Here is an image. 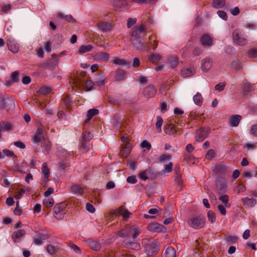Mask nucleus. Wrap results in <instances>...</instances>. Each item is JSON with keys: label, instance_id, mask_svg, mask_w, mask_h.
<instances>
[{"label": "nucleus", "instance_id": "nucleus-1", "mask_svg": "<svg viewBox=\"0 0 257 257\" xmlns=\"http://www.w3.org/2000/svg\"><path fill=\"white\" fill-rule=\"evenodd\" d=\"M139 228L136 226L126 227L125 228L117 232V235L120 237H128L131 234L134 239L136 238L140 234Z\"/></svg>", "mask_w": 257, "mask_h": 257}, {"label": "nucleus", "instance_id": "nucleus-2", "mask_svg": "<svg viewBox=\"0 0 257 257\" xmlns=\"http://www.w3.org/2000/svg\"><path fill=\"white\" fill-rule=\"evenodd\" d=\"M233 43L238 46H243L247 43L246 35L239 29H235L232 33Z\"/></svg>", "mask_w": 257, "mask_h": 257}, {"label": "nucleus", "instance_id": "nucleus-3", "mask_svg": "<svg viewBox=\"0 0 257 257\" xmlns=\"http://www.w3.org/2000/svg\"><path fill=\"white\" fill-rule=\"evenodd\" d=\"M187 222L190 227L198 229L203 227L205 223V218L203 216L199 215L189 218Z\"/></svg>", "mask_w": 257, "mask_h": 257}, {"label": "nucleus", "instance_id": "nucleus-4", "mask_svg": "<svg viewBox=\"0 0 257 257\" xmlns=\"http://www.w3.org/2000/svg\"><path fill=\"white\" fill-rule=\"evenodd\" d=\"M147 31V28L145 24L137 25L132 29L130 38H141L140 34L146 33Z\"/></svg>", "mask_w": 257, "mask_h": 257}, {"label": "nucleus", "instance_id": "nucleus-5", "mask_svg": "<svg viewBox=\"0 0 257 257\" xmlns=\"http://www.w3.org/2000/svg\"><path fill=\"white\" fill-rule=\"evenodd\" d=\"M66 208V204L61 203L56 204L54 208V215L57 219H61L63 218L65 214V209Z\"/></svg>", "mask_w": 257, "mask_h": 257}, {"label": "nucleus", "instance_id": "nucleus-6", "mask_svg": "<svg viewBox=\"0 0 257 257\" xmlns=\"http://www.w3.org/2000/svg\"><path fill=\"white\" fill-rule=\"evenodd\" d=\"M146 252L148 256H151L156 254L159 251V248L156 241L147 243L145 246Z\"/></svg>", "mask_w": 257, "mask_h": 257}, {"label": "nucleus", "instance_id": "nucleus-7", "mask_svg": "<svg viewBox=\"0 0 257 257\" xmlns=\"http://www.w3.org/2000/svg\"><path fill=\"white\" fill-rule=\"evenodd\" d=\"M32 139L33 144H38L39 143H42L46 139L44 135V129L42 127H39Z\"/></svg>", "mask_w": 257, "mask_h": 257}, {"label": "nucleus", "instance_id": "nucleus-8", "mask_svg": "<svg viewBox=\"0 0 257 257\" xmlns=\"http://www.w3.org/2000/svg\"><path fill=\"white\" fill-rule=\"evenodd\" d=\"M15 106L14 98L12 97L4 98L0 97V109H4L9 106L12 108Z\"/></svg>", "mask_w": 257, "mask_h": 257}, {"label": "nucleus", "instance_id": "nucleus-9", "mask_svg": "<svg viewBox=\"0 0 257 257\" xmlns=\"http://www.w3.org/2000/svg\"><path fill=\"white\" fill-rule=\"evenodd\" d=\"M157 93V89L154 85L150 84L145 87L143 90L144 95L147 98L154 97Z\"/></svg>", "mask_w": 257, "mask_h": 257}, {"label": "nucleus", "instance_id": "nucleus-10", "mask_svg": "<svg viewBox=\"0 0 257 257\" xmlns=\"http://www.w3.org/2000/svg\"><path fill=\"white\" fill-rule=\"evenodd\" d=\"M113 214L116 216L122 215L124 219H127L132 215V213L124 206H121L116 210L114 211Z\"/></svg>", "mask_w": 257, "mask_h": 257}, {"label": "nucleus", "instance_id": "nucleus-11", "mask_svg": "<svg viewBox=\"0 0 257 257\" xmlns=\"http://www.w3.org/2000/svg\"><path fill=\"white\" fill-rule=\"evenodd\" d=\"M212 60L211 58L206 57L203 58L201 61V68L204 72L208 71L211 68Z\"/></svg>", "mask_w": 257, "mask_h": 257}, {"label": "nucleus", "instance_id": "nucleus-12", "mask_svg": "<svg viewBox=\"0 0 257 257\" xmlns=\"http://www.w3.org/2000/svg\"><path fill=\"white\" fill-rule=\"evenodd\" d=\"M178 130V128H176L173 123H168L164 126V131L165 134L174 137L176 136Z\"/></svg>", "mask_w": 257, "mask_h": 257}, {"label": "nucleus", "instance_id": "nucleus-13", "mask_svg": "<svg viewBox=\"0 0 257 257\" xmlns=\"http://www.w3.org/2000/svg\"><path fill=\"white\" fill-rule=\"evenodd\" d=\"M149 230L152 232H161L165 231L166 230L165 227L161 224L158 223H152L148 226Z\"/></svg>", "mask_w": 257, "mask_h": 257}, {"label": "nucleus", "instance_id": "nucleus-14", "mask_svg": "<svg viewBox=\"0 0 257 257\" xmlns=\"http://www.w3.org/2000/svg\"><path fill=\"white\" fill-rule=\"evenodd\" d=\"M209 132L204 128H200L197 131L196 136V141L201 142L203 141L208 136Z\"/></svg>", "mask_w": 257, "mask_h": 257}, {"label": "nucleus", "instance_id": "nucleus-15", "mask_svg": "<svg viewBox=\"0 0 257 257\" xmlns=\"http://www.w3.org/2000/svg\"><path fill=\"white\" fill-rule=\"evenodd\" d=\"M201 44L204 46L210 47L213 44L212 38L207 34H204L201 38Z\"/></svg>", "mask_w": 257, "mask_h": 257}, {"label": "nucleus", "instance_id": "nucleus-16", "mask_svg": "<svg viewBox=\"0 0 257 257\" xmlns=\"http://www.w3.org/2000/svg\"><path fill=\"white\" fill-rule=\"evenodd\" d=\"M241 118V116L240 115L235 114L232 115L229 120L230 125L232 127L237 126Z\"/></svg>", "mask_w": 257, "mask_h": 257}, {"label": "nucleus", "instance_id": "nucleus-17", "mask_svg": "<svg viewBox=\"0 0 257 257\" xmlns=\"http://www.w3.org/2000/svg\"><path fill=\"white\" fill-rule=\"evenodd\" d=\"M241 201L245 207H252L256 204V200L252 198L245 197L241 198Z\"/></svg>", "mask_w": 257, "mask_h": 257}, {"label": "nucleus", "instance_id": "nucleus-18", "mask_svg": "<svg viewBox=\"0 0 257 257\" xmlns=\"http://www.w3.org/2000/svg\"><path fill=\"white\" fill-rule=\"evenodd\" d=\"M195 70L193 67L184 68L181 71V75L184 77H188L192 76L195 73Z\"/></svg>", "mask_w": 257, "mask_h": 257}, {"label": "nucleus", "instance_id": "nucleus-19", "mask_svg": "<svg viewBox=\"0 0 257 257\" xmlns=\"http://www.w3.org/2000/svg\"><path fill=\"white\" fill-rule=\"evenodd\" d=\"M130 41L133 46L138 49H142L145 45L141 40V38H130Z\"/></svg>", "mask_w": 257, "mask_h": 257}, {"label": "nucleus", "instance_id": "nucleus-20", "mask_svg": "<svg viewBox=\"0 0 257 257\" xmlns=\"http://www.w3.org/2000/svg\"><path fill=\"white\" fill-rule=\"evenodd\" d=\"M123 245L126 248H130L134 250H139L140 248V244L135 241H128L124 240L123 242Z\"/></svg>", "mask_w": 257, "mask_h": 257}, {"label": "nucleus", "instance_id": "nucleus-21", "mask_svg": "<svg viewBox=\"0 0 257 257\" xmlns=\"http://www.w3.org/2000/svg\"><path fill=\"white\" fill-rule=\"evenodd\" d=\"M109 55L107 53L101 52L95 54V58L101 62H106L109 60Z\"/></svg>", "mask_w": 257, "mask_h": 257}, {"label": "nucleus", "instance_id": "nucleus-22", "mask_svg": "<svg viewBox=\"0 0 257 257\" xmlns=\"http://www.w3.org/2000/svg\"><path fill=\"white\" fill-rule=\"evenodd\" d=\"M98 27L103 32H107L111 30L110 24L106 22H101L97 24Z\"/></svg>", "mask_w": 257, "mask_h": 257}, {"label": "nucleus", "instance_id": "nucleus-23", "mask_svg": "<svg viewBox=\"0 0 257 257\" xmlns=\"http://www.w3.org/2000/svg\"><path fill=\"white\" fill-rule=\"evenodd\" d=\"M252 85L246 80L243 81L242 83V94L247 95L252 89Z\"/></svg>", "mask_w": 257, "mask_h": 257}, {"label": "nucleus", "instance_id": "nucleus-24", "mask_svg": "<svg viewBox=\"0 0 257 257\" xmlns=\"http://www.w3.org/2000/svg\"><path fill=\"white\" fill-rule=\"evenodd\" d=\"M25 234V231L23 229H19L15 231L13 235L12 239L15 242H19V239Z\"/></svg>", "mask_w": 257, "mask_h": 257}, {"label": "nucleus", "instance_id": "nucleus-25", "mask_svg": "<svg viewBox=\"0 0 257 257\" xmlns=\"http://www.w3.org/2000/svg\"><path fill=\"white\" fill-rule=\"evenodd\" d=\"M158 42L156 40V37L155 36L152 35L149 38V41L147 43L146 45L148 46H150V47L153 50H155L158 46Z\"/></svg>", "mask_w": 257, "mask_h": 257}, {"label": "nucleus", "instance_id": "nucleus-26", "mask_svg": "<svg viewBox=\"0 0 257 257\" xmlns=\"http://www.w3.org/2000/svg\"><path fill=\"white\" fill-rule=\"evenodd\" d=\"M13 127V125L10 122L3 121L0 122V131H10Z\"/></svg>", "mask_w": 257, "mask_h": 257}, {"label": "nucleus", "instance_id": "nucleus-27", "mask_svg": "<svg viewBox=\"0 0 257 257\" xmlns=\"http://www.w3.org/2000/svg\"><path fill=\"white\" fill-rule=\"evenodd\" d=\"M9 49L12 52L17 53L19 50V45L14 41H9L7 43Z\"/></svg>", "mask_w": 257, "mask_h": 257}, {"label": "nucleus", "instance_id": "nucleus-28", "mask_svg": "<svg viewBox=\"0 0 257 257\" xmlns=\"http://www.w3.org/2000/svg\"><path fill=\"white\" fill-rule=\"evenodd\" d=\"M92 49L93 46L91 45H82L80 47L79 49L77 52V54H83L86 52L91 51L92 50Z\"/></svg>", "mask_w": 257, "mask_h": 257}, {"label": "nucleus", "instance_id": "nucleus-29", "mask_svg": "<svg viewBox=\"0 0 257 257\" xmlns=\"http://www.w3.org/2000/svg\"><path fill=\"white\" fill-rule=\"evenodd\" d=\"M115 80L117 81H122L124 79L125 72L121 69H118L115 72Z\"/></svg>", "mask_w": 257, "mask_h": 257}, {"label": "nucleus", "instance_id": "nucleus-30", "mask_svg": "<svg viewBox=\"0 0 257 257\" xmlns=\"http://www.w3.org/2000/svg\"><path fill=\"white\" fill-rule=\"evenodd\" d=\"M112 62L114 64L120 66H130L131 64V62L118 58L113 59Z\"/></svg>", "mask_w": 257, "mask_h": 257}, {"label": "nucleus", "instance_id": "nucleus-31", "mask_svg": "<svg viewBox=\"0 0 257 257\" xmlns=\"http://www.w3.org/2000/svg\"><path fill=\"white\" fill-rule=\"evenodd\" d=\"M129 144H127L125 147L122 148L120 151V155L123 158H126L128 156L131 152V147Z\"/></svg>", "mask_w": 257, "mask_h": 257}, {"label": "nucleus", "instance_id": "nucleus-32", "mask_svg": "<svg viewBox=\"0 0 257 257\" xmlns=\"http://www.w3.org/2000/svg\"><path fill=\"white\" fill-rule=\"evenodd\" d=\"M98 112H99V111L97 109L92 108V109H89L87 111V118L85 120V123L88 122L92 118V117L93 116L97 115L98 113Z\"/></svg>", "mask_w": 257, "mask_h": 257}, {"label": "nucleus", "instance_id": "nucleus-33", "mask_svg": "<svg viewBox=\"0 0 257 257\" xmlns=\"http://www.w3.org/2000/svg\"><path fill=\"white\" fill-rule=\"evenodd\" d=\"M168 61L173 68L176 67L179 64L178 58L176 56L169 57Z\"/></svg>", "mask_w": 257, "mask_h": 257}, {"label": "nucleus", "instance_id": "nucleus-34", "mask_svg": "<svg viewBox=\"0 0 257 257\" xmlns=\"http://www.w3.org/2000/svg\"><path fill=\"white\" fill-rule=\"evenodd\" d=\"M193 101L194 103L197 105L198 106H201L202 104L203 98L201 94L198 92H197L194 96H193Z\"/></svg>", "mask_w": 257, "mask_h": 257}, {"label": "nucleus", "instance_id": "nucleus-35", "mask_svg": "<svg viewBox=\"0 0 257 257\" xmlns=\"http://www.w3.org/2000/svg\"><path fill=\"white\" fill-rule=\"evenodd\" d=\"M165 257H176V250L172 247H168L165 250Z\"/></svg>", "mask_w": 257, "mask_h": 257}, {"label": "nucleus", "instance_id": "nucleus-36", "mask_svg": "<svg viewBox=\"0 0 257 257\" xmlns=\"http://www.w3.org/2000/svg\"><path fill=\"white\" fill-rule=\"evenodd\" d=\"M42 173L44 174V177L46 179H49L50 175V170L47 166V163H44L42 167Z\"/></svg>", "mask_w": 257, "mask_h": 257}, {"label": "nucleus", "instance_id": "nucleus-37", "mask_svg": "<svg viewBox=\"0 0 257 257\" xmlns=\"http://www.w3.org/2000/svg\"><path fill=\"white\" fill-rule=\"evenodd\" d=\"M225 4V0H213L212 6L216 9H219L223 7Z\"/></svg>", "mask_w": 257, "mask_h": 257}, {"label": "nucleus", "instance_id": "nucleus-38", "mask_svg": "<svg viewBox=\"0 0 257 257\" xmlns=\"http://www.w3.org/2000/svg\"><path fill=\"white\" fill-rule=\"evenodd\" d=\"M162 58V56L159 54L152 53L149 57V60L152 63H155L160 61Z\"/></svg>", "mask_w": 257, "mask_h": 257}, {"label": "nucleus", "instance_id": "nucleus-39", "mask_svg": "<svg viewBox=\"0 0 257 257\" xmlns=\"http://www.w3.org/2000/svg\"><path fill=\"white\" fill-rule=\"evenodd\" d=\"M151 170L150 169H147L140 173L139 177L143 180H146L149 178L148 175L150 174Z\"/></svg>", "mask_w": 257, "mask_h": 257}, {"label": "nucleus", "instance_id": "nucleus-40", "mask_svg": "<svg viewBox=\"0 0 257 257\" xmlns=\"http://www.w3.org/2000/svg\"><path fill=\"white\" fill-rule=\"evenodd\" d=\"M71 191L74 193L81 195L83 193V189L78 185H72L71 187Z\"/></svg>", "mask_w": 257, "mask_h": 257}, {"label": "nucleus", "instance_id": "nucleus-41", "mask_svg": "<svg viewBox=\"0 0 257 257\" xmlns=\"http://www.w3.org/2000/svg\"><path fill=\"white\" fill-rule=\"evenodd\" d=\"M87 143L88 142H84L82 140L80 143V150L83 153L86 152L89 150V147Z\"/></svg>", "mask_w": 257, "mask_h": 257}, {"label": "nucleus", "instance_id": "nucleus-42", "mask_svg": "<svg viewBox=\"0 0 257 257\" xmlns=\"http://www.w3.org/2000/svg\"><path fill=\"white\" fill-rule=\"evenodd\" d=\"M218 199L224 204L225 207H230V204L228 203L229 196L227 195L220 196Z\"/></svg>", "mask_w": 257, "mask_h": 257}, {"label": "nucleus", "instance_id": "nucleus-43", "mask_svg": "<svg viewBox=\"0 0 257 257\" xmlns=\"http://www.w3.org/2000/svg\"><path fill=\"white\" fill-rule=\"evenodd\" d=\"M88 243L90 247L94 250H98L100 248V245L99 243L94 240H89Z\"/></svg>", "mask_w": 257, "mask_h": 257}, {"label": "nucleus", "instance_id": "nucleus-44", "mask_svg": "<svg viewBox=\"0 0 257 257\" xmlns=\"http://www.w3.org/2000/svg\"><path fill=\"white\" fill-rule=\"evenodd\" d=\"M41 144H43V146L45 148L47 153L48 154L51 149V142L46 139Z\"/></svg>", "mask_w": 257, "mask_h": 257}, {"label": "nucleus", "instance_id": "nucleus-45", "mask_svg": "<svg viewBox=\"0 0 257 257\" xmlns=\"http://www.w3.org/2000/svg\"><path fill=\"white\" fill-rule=\"evenodd\" d=\"M93 138V135L89 132H85L82 134V141L89 142Z\"/></svg>", "mask_w": 257, "mask_h": 257}, {"label": "nucleus", "instance_id": "nucleus-46", "mask_svg": "<svg viewBox=\"0 0 257 257\" xmlns=\"http://www.w3.org/2000/svg\"><path fill=\"white\" fill-rule=\"evenodd\" d=\"M163 120L161 116H157V122L156 123V126L157 130L158 133L161 132V127L162 126Z\"/></svg>", "mask_w": 257, "mask_h": 257}, {"label": "nucleus", "instance_id": "nucleus-47", "mask_svg": "<svg viewBox=\"0 0 257 257\" xmlns=\"http://www.w3.org/2000/svg\"><path fill=\"white\" fill-rule=\"evenodd\" d=\"M44 205L47 208L52 207L54 204V201L52 198H45L43 200Z\"/></svg>", "mask_w": 257, "mask_h": 257}, {"label": "nucleus", "instance_id": "nucleus-48", "mask_svg": "<svg viewBox=\"0 0 257 257\" xmlns=\"http://www.w3.org/2000/svg\"><path fill=\"white\" fill-rule=\"evenodd\" d=\"M173 163L170 162L168 164L165 166V168L162 170L161 172L162 174L166 173H170L172 171Z\"/></svg>", "mask_w": 257, "mask_h": 257}, {"label": "nucleus", "instance_id": "nucleus-49", "mask_svg": "<svg viewBox=\"0 0 257 257\" xmlns=\"http://www.w3.org/2000/svg\"><path fill=\"white\" fill-rule=\"evenodd\" d=\"M215 169L217 172L222 173L225 171L226 167L223 164L219 163L216 165Z\"/></svg>", "mask_w": 257, "mask_h": 257}, {"label": "nucleus", "instance_id": "nucleus-50", "mask_svg": "<svg viewBox=\"0 0 257 257\" xmlns=\"http://www.w3.org/2000/svg\"><path fill=\"white\" fill-rule=\"evenodd\" d=\"M207 217L209 221L213 223L216 220L215 215L212 210L208 211L207 213Z\"/></svg>", "mask_w": 257, "mask_h": 257}, {"label": "nucleus", "instance_id": "nucleus-51", "mask_svg": "<svg viewBox=\"0 0 257 257\" xmlns=\"http://www.w3.org/2000/svg\"><path fill=\"white\" fill-rule=\"evenodd\" d=\"M226 186L225 184H220L219 186H217V193L218 194L221 195L226 192Z\"/></svg>", "mask_w": 257, "mask_h": 257}, {"label": "nucleus", "instance_id": "nucleus-52", "mask_svg": "<svg viewBox=\"0 0 257 257\" xmlns=\"http://www.w3.org/2000/svg\"><path fill=\"white\" fill-rule=\"evenodd\" d=\"M225 240L231 243H235L238 240V237L236 236L228 235L225 237Z\"/></svg>", "mask_w": 257, "mask_h": 257}, {"label": "nucleus", "instance_id": "nucleus-53", "mask_svg": "<svg viewBox=\"0 0 257 257\" xmlns=\"http://www.w3.org/2000/svg\"><path fill=\"white\" fill-rule=\"evenodd\" d=\"M47 250L50 254H53L57 251L58 249L56 247L52 245L49 244L47 246Z\"/></svg>", "mask_w": 257, "mask_h": 257}, {"label": "nucleus", "instance_id": "nucleus-54", "mask_svg": "<svg viewBox=\"0 0 257 257\" xmlns=\"http://www.w3.org/2000/svg\"><path fill=\"white\" fill-rule=\"evenodd\" d=\"M171 158V155L169 154H162L158 158L160 162L163 163L165 161L169 160Z\"/></svg>", "mask_w": 257, "mask_h": 257}, {"label": "nucleus", "instance_id": "nucleus-55", "mask_svg": "<svg viewBox=\"0 0 257 257\" xmlns=\"http://www.w3.org/2000/svg\"><path fill=\"white\" fill-rule=\"evenodd\" d=\"M98 77V80H96L95 85L99 86L103 85L105 83V78L104 76L99 75Z\"/></svg>", "mask_w": 257, "mask_h": 257}, {"label": "nucleus", "instance_id": "nucleus-56", "mask_svg": "<svg viewBox=\"0 0 257 257\" xmlns=\"http://www.w3.org/2000/svg\"><path fill=\"white\" fill-rule=\"evenodd\" d=\"M214 157L215 152L213 149H210L205 155V157L208 160H212Z\"/></svg>", "mask_w": 257, "mask_h": 257}, {"label": "nucleus", "instance_id": "nucleus-57", "mask_svg": "<svg viewBox=\"0 0 257 257\" xmlns=\"http://www.w3.org/2000/svg\"><path fill=\"white\" fill-rule=\"evenodd\" d=\"M51 89L48 86H43L40 88L39 92L42 94H47L50 92Z\"/></svg>", "mask_w": 257, "mask_h": 257}, {"label": "nucleus", "instance_id": "nucleus-58", "mask_svg": "<svg viewBox=\"0 0 257 257\" xmlns=\"http://www.w3.org/2000/svg\"><path fill=\"white\" fill-rule=\"evenodd\" d=\"M141 146L143 148H146L147 151H149L152 148L151 145L146 140L141 143Z\"/></svg>", "mask_w": 257, "mask_h": 257}, {"label": "nucleus", "instance_id": "nucleus-59", "mask_svg": "<svg viewBox=\"0 0 257 257\" xmlns=\"http://www.w3.org/2000/svg\"><path fill=\"white\" fill-rule=\"evenodd\" d=\"M232 66L236 71H239L242 68L241 64L238 61H233L232 63Z\"/></svg>", "mask_w": 257, "mask_h": 257}, {"label": "nucleus", "instance_id": "nucleus-60", "mask_svg": "<svg viewBox=\"0 0 257 257\" xmlns=\"http://www.w3.org/2000/svg\"><path fill=\"white\" fill-rule=\"evenodd\" d=\"M19 74L18 71H15L12 73L11 78L13 82H16L19 80Z\"/></svg>", "mask_w": 257, "mask_h": 257}, {"label": "nucleus", "instance_id": "nucleus-61", "mask_svg": "<svg viewBox=\"0 0 257 257\" xmlns=\"http://www.w3.org/2000/svg\"><path fill=\"white\" fill-rule=\"evenodd\" d=\"M175 182L177 185L179 187L180 191L182 189V181L181 178V175L178 174L175 178Z\"/></svg>", "mask_w": 257, "mask_h": 257}, {"label": "nucleus", "instance_id": "nucleus-62", "mask_svg": "<svg viewBox=\"0 0 257 257\" xmlns=\"http://www.w3.org/2000/svg\"><path fill=\"white\" fill-rule=\"evenodd\" d=\"M126 181L128 183L135 184L137 182V179L135 175L128 176L126 178Z\"/></svg>", "mask_w": 257, "mask_h": 257}, {"label": "nucleus", "instance_id": "nucleus-63", "mask_svg": "<svg viewBox=\"0 0 257 257\" xmlns=\"http://www.w3.org/2000/svg\"><path fill=\"white\" fill-rule=\"evenodd\" d=\"M137 22L136 18H129L127 21V27L130 28L132 26L135 25Z\"/></svg>", "mask_w": 257, "mask_h": 257}, {"label": "nucleus", "instance_id": "nucleus-64", "mask_svg": "<svg viewBox=\"0 0 257 257\" xmlns=\"http://www.w3.org/2000/svg\"><path fill=\"white\" fill-rule=\"evenodd\" d=\"M248 55L250 57L255 58L257 57V48H253L249 51Z\"/></svg>", "mask_w": 257, "mask_h": 257}]
</instances>
